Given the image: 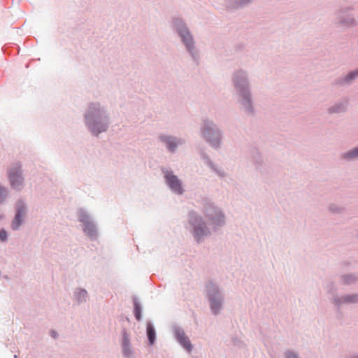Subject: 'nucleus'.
<instances>
[{
	"label": "nucleus",
	"mask_w": 358,
	"mask_h": 358,
	"mask_svg": "<svg viewBox=\"0 0 358 358\" xmlns=\"http://www.w3.org/2000/svg\"><path fill=\"white\" fill-rule=\"evenodd\" d=\"M20 167H15L9 172V179L14 189H20L22 185V178L20 173Z\"/></svg>",
	"instance_id": "nucleus-1"
},
{
	"label": "nucleus",
	"mask_w": 358,
	"mask_h": 358,
	"mask_svg": "<svg viewBox=\"0 0 358 358\" xmlns=\"http://www.w3.org/2000/svg\"><path fill=\"white\" fill-rule=\"evenodd\" d=\"M203 134L204 137L213 145L217 144L219 143V132L215 130L209 124L206 125Z\"/></svg>",
	"instance_id": "nucleus-2"
},
{
	"label": "nucleus",
	"mask_w": 358,
	"mask_h": 358,
	"mask_svg": "<svg viewBox=\"0 0 358 358\" xmlns=\"http://www.w3.org/2000/svg\"><path fill=\"white\" fill-rule=\"evenodd\" d=\"M166 179L169 186L173 191L178 194L182 193L181 185L176 176L173 175L171 173H169L166 175Z\"/></svg>",
	"instance_id": "nucleus-3"
},
{
	"label": "nucleus",
	"mask_w": 358,
	"mask_h": 358,
	"mask_svg": "<svg viewBox=\"0 0 358 358\" xmlns=\"http://www.w3.org/2000/svg\"><path fill=\"white\" fill-rule=\"evenodd\" d=\"M25 210L24 206H18L17 212L15 217V219L12 223L13 229L15 230L21 225L22 222V217L24 215Z\"/></svg>",
	"instance_id": "nucleus-4"
},
{
	"label": "nucleus",
	"mask_w": 358,
	"mask_h": 358,
	"mask_svg": "<svg viewBox=\"0 0 358 358\" xmlns=\"http://www.w3.org/2000/svg\"><path fill=\"white\" fill-rule=\"evenodd\" d=\"M193 225L194 227V236L196 238H199L202 236L208 234L206 229L201 226L202 224L199 223L197 219H195L193 222Z\"/></svg>",
	"instance_id": "nucleus-5"
},
{
	"label": "nucleus",
	"mask_w": 358,
	"mask_h": 358,
	"mask_svg": "<svg viewBox=\"0 0 358 358\" xmlns=\"http://www.w3.org/2000/svg\"><path fill=\"white\" fill-rule=\"evenodd\" d=\"M177 338L180 344L188 351L192 349V345L189 340L184 335L183 333H178Z\"/></svg>",
	"instance_id": "nucleus-6"
},
{
	"label": "nucleus",
	"mask_w": 358,
	"mask_h": 358,
	"mask_svg": "<svg viewBox=\"0 0 358 358\" xmlns=\"http://www.w3.org/2000/svg\"><path fill=\"white\" fill-rule=\"evenodd\" d=\"M180 34L182 38L183 42L185 43L188 50H190V47L192 45V38L187 31H180Z\"/></svg>",
	"instance_id": "nucleus-7"
},
{
	"label": "nucleus",
	"mask_w": 358,
	"mask_h": 358,
	"mask_svg": "<svg viewBox=\"0 0 358 358\" xmlns=\"http://www.w3.org/2000/svg\"><path fill=\"white\" fill-rule=\"evenodd\" d=\"M83 230L90 236H93L96 234V228L92 222H87L85 225H84Z\"/></svg>",
	"instance_id": "nucleus-8"
},
{
	"label": "nucleus",
	"mask_w": 358,
	"mask_h": 358,
	"mask_svg": "<svg viewBox=\"0 0 358 358\" xmlns=\"http://www.w3.org/2000/svg\"><path fill=\"white\" fill-rule=\"evenodd\" d=\"M162 140L166 143L168 149H169L171 151H173L174 149L176 148V143L175 142L174 139H173L171 137L169 136H162L161 137Z\"/></svg>",
	"instance_id": "nucleus-9"
},
{
	"label": "nucleus",
	"mask_w": 358,
	"mask_h": 358,
	"mask_svg": "<svg viewBox=\"0 0 358 358\" xmlns=\"http://www.w3.org/2000/svg\"><path fill=\"white\" fill-rule=\"evenodd\" d=\"M210 301L211 309L215 313H217L221 306L220 301L213 298L211 295L210 296Z\"/></svg>",
	"instance_id": "nucleus-10"
},
{
	"label": "nucleus",
	"mask_w": 358,
	"mask_h": 358,
	"mask_svg": "<svg viewBox=\"0 0 358 358\" xmlns=\"http://www.w3.org/2000/svg\"><path fill=\"white\" fill-rule=\"evenodd\" d=\"M147 333L150 344H153L155 338V331L150 324H148L147 327Z\"/></svg>",
	"instance_id": "nucleus-11"
},
{
	"label": "nucleus",
	"mask_w": 358,
	"mask_h": 358,
	"mask_svg": "<svg viewBox=\"0 0 358 358\" xmlns=\"http://www.w3.org/2000/svg\"><path fill=\"white\" fill-rule=\"evenodd\" d=\"M122 348L123 352L125 356H129L131 354V350L129 345V341L127 339H124L122 343Z\"/></svg>",
	"instance_id": "nucleus-12"
},
{
	"label": "nucleus",
	"mask_w": 358,
	"mask_h": 358,
	"mask_svg": "<svg viewBox=\"0 0 358 358\" xmlns=\"http://www.w3.org/2000/svg\"><path fill=\"white\" fill-rule=\"evenodd\" d=\"M134 314L137 320H141V310L139 304L138 303H135L134 306Z\"/></svg>",
	"instance_id": "nucleus-13"
},
{
	"label": "nucleus",
	"mask_w": 358,
	"mask_h": 358,
	"mask_svg": "<svg viewBox=\"0 0 358 358\" xmlns=\"http://www.w3.org/2000/svg\"><path fill=\"white\" fill-rule=\"evenodd\" d=\"M345 157L346 158H355V157H358V148L352 150V151H350V152H348V154H346L345 155Z\"/></svg>",
	"instance_id": "nucleus-14"
},
{
	"label": "nucleus",
	"mask_w": 358,
	"mask_h": 358,
	"mask_svg": "<svg viewBox=\"0 0 358 358\" xmlns=\"http://www.w3.org/2000/svg\"><path fill=\"white\" fill-rule=\"evenodd\" d=\"M80 222H82L84 224V225H85L87 222H91L90 220L89 217L85 214H81L80 215Z\"/></svg>",
	"instance_id": "nucleus-15"
},
{
	"label": "nucleus",
	"mask_w": 358,
	"mask_h": 358,
	"mask_svg": "<svg viewBox=\"0 0 358 358\" xmlns=\"http://www.w3.org/2000/svg\"><path fill=\"white\" fill-rule=\"evenodd\" d=\"M7 238V233L4 229H1L0 231V240L2 241H4L6 240Z\"/></svg>",
	"instance_id": "nucleus-16"
},
{
	"label": "nucleus",
	"mask_w": 358,
	"mask_h": 358,
	"mask_svg": "<svg viewBox=\"0 0 358 358\" xmlns=\"http://www.w3.org/2000/svg\"><path fill=\"white\" fill-rule=\"evenodd\" d=\"M358 76V71L350 73L347 76V80H351Z\"/></svg>",
	"instance_id": "nucleus-17"
},
{
	"label": "nucleus",
	"mask_w": 358,
	"mask_h": 358,
	"mask_svg": "<svg viewBox=\"0 0 358 358\" xmlns=\"http://www.w3.org/2000/svg\"><path fill=\"white\" fill-rule=\"evenodd\" d=\"M6 195V190L4 188L0 187V201L3 199Z\"/></svg>",
	"instance_id": "nucleus-18"
},
{
	"label": "nucleus",
	"mask_w": 358,
	"mask_h": 358,
	"mask_svg": "<svg viewBox=\"0 0 358 358\" xmlns=\"http://www.w3.org/2000/svg\"><path fill=\"white\" fill-rule=\"evenodd\" d=\"M355 298H357V296H348V297L346 299V301H349V302H355V301H357V300L355 299Z\"/></svg>",
	"instance_id": "nucleus-19"
},
{
	"label": "nucleus",
	"mask_w": 358,
	"mask_h": 358,
	"mask_svg": "<svg viewBox=\"0 0 358 358\" xmlns=\"http://www.w3.org/2000/svg\"><path fill=\"white\" fill-rule=\"evenodd\" d=\"M287 358H297L296 355L293 352H288L287 354Z\"/></svg>",
	"instance_id": "nucleus-20"
},
{
	"label": "nucleus",
	"mask_w": 358,
	"mask_h": 358,
	"mask_svg": "<svg viewBox=\"0 0 358 358\" xmlns=\"http://www.w3.org/2000/svg\"><path fill=\"white\" fill-rule=\"evenodd\" d=\"M91 131H92V132L94 134H95V135H96V134H98L99 132H101V131H96L95 127H92V128H91Z\"/></svg>",
	"instance_id": "nucleus-21"
},
{
	"label": "nucleus",
	"mask_w": 358,
	"mask_h": 358,
	"mask_svg": "<svg viewBox=\"0 0 358 358\" xmlns=\"http://www.w3.org/2000/svg\"><path fill=\"white\" fill-rule=\"evenodd\" d=\"M216 216L217 217V220L221 221V218L222 217V215L220 213H217L216 214Z\"/></svg>",
	"instance_id": "nucleus-22"
},
{
	"label": "nucleus",
	"mask_w": 358,
	"mask_h": 358,
	"mask_svg": "<svg viewBox=\"0 0 358 358\" xmlns=\"http://www.w3.org/2000/svg\"><path fill=\"white\" fill-rule=\"evenodd\" d=\"M86 294H87V293H86V292H85V291H84V290H83V291H81V292H80V294H81L82 296H85L86 295Z\"/></svg>",
	"instance_id": "nucleus-23"
},
{
	"label": "nucleus",
	"mask_w": 358,
	"mask_h": 358,
	"mask_svg": "<svg viewBox=\"0 0 358 358\" xmlns=\"http://www.w3.org/2000/svg\"><path fill=\"white\" fill-rule=\"evenodd\" d=\"M52 336L54 338H55V337H56V334H55V332L52 331Z\"/></svg>",
	"instance_id": "nucleus-24"
},
{
	"label": "nucleus",
	"mask_w": 358,
	"mask_h": 358,
	"mask_svg": "<svg viewBox=\"0 0 358 358\" xmlns=\"http://www.w3.org/2000/svg\"><path fill=\"white\" fill-rule=\"evenodd\" d=\"M249 0H243V3H245V2H248Z\"/></svg>",
	"instance_id": "nucleus-25"
},
{
	"label": "nucleus",
	"mask_w": 358,
	"mask_h": 358,
	"mask_svg": "<svg viewBox=\"0 0 358 358\" xmlns=\"http://www.w3.org/2000/svg\"><path fill=\"white\" fill-rule=\"evenodd\" d=\"M105 129H106V128H105V127H103V129H102V130H101V131H105Z\"/></svg>",
	"instance_id": "nucleus-26"
},
{
	"label": "nucleus",
	"mask_w": 358,
	"mask_h": 358,
	"mask_svg": "<svg viewBox=\"0 0 358 358\" xmlns=\"http://www.w3.org/2000/svg\"><path fill=\"white\" fill-rule=\"evenodd\" d=\"M355 358H358V357H355Z\"/></svg>",
	"instance_id": "nucleus-27"
}]
</instances>
